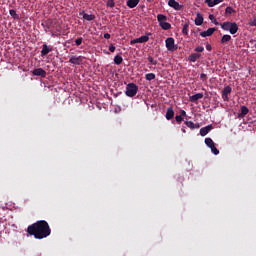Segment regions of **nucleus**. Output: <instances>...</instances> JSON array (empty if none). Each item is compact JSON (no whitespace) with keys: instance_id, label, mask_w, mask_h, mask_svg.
Wrapping results in <instances>:
<instances>
[{"instance_id":"nucleus-12","label":"nucleus","mask_w":256,"mask_h":256,"mask_svg":"<svg viewBox=\"0 0 256 256\" xmlns=\"http://www.w3.org/2000/svg\"><path fill=\"white\" fill-rule=\"evenodd\" d=\"M199 99H203V93H197L190 96L189 101H191V103H197Z\"/></svg>"},{"instance_id":"nucleus-16","label":"nucleus","mask_w":256,"mask_h":256,"mask_svg":"<svg viewBox=\"0 0 256 256\" xmlns=\"http://www.w3.org/2000/svg\"><path fill=\"white\" fill-rule=\"evenodd\" d=\"M203 21H204L203 15H201L200 13H198V14L196 15V18H195V25H196L197 27H199V26L203 25Z\"/></svg>"},{"instance_id":"nucleus-17","label":"nucleus","mask_w":256,"mask_h":256,"mask_svg":"<svg viewBox=\"0 0 256 256\" xmlns=\"http://www.w3.org/2000/svg\"><path fill=\"white\" fill-rule=\"evenodd\" d=\"M197 59H201V54L199 53H192L188 60L191 62V63H195L197 61Z\"/></svg>"},{"instance_id":"nucleus-19","label":"nucleus","mask_w":256,"mask_h":256,"mask_svg":"<svg viewBox=\"0 0 256 256\" xmlns=\"http://www.w3.org/2000/svg\"><path fill=\"white\" fill-rule=\"evenodd\" d=\"M185 125L189 127V129H199V124H195L193 121H186Z\"/></svg>"},{"instance_id":"nucleus-26","label":"nucleus","mask_w":256,"mask_h":256,"mask_svg":"<svg viewBox=\"0 0 256 256\" xmlns=\"http://www.w3.org/2000/svg\"><path fill=\"white\" fill-rule=\"evenodd\" d=\"M139 43H147L149 41V36L144 35L138 38Z\"/></svg>"},{"instance_id":"nucleus-45","label":"nucleus","mask_w":256,"mask_h":256,"mask_svg":"<svg viewBox=\"0 0 256 256\" xmlns=\"http://www.w3.org/2000/svg\"><path fill=\"white\" fill-rule=\"evenodd\" d=\"M212 23H214V25H219V23H218V21H217L216 19H214V20L212 21Z\"/></svg>"},{"instance_id":"nucleus-20","label":"nucleus","mask_w":256,"mask_h":256,"mask_svg":"<svg viewBox=\"0 0 256 256\" xmlns=\"http://www.w3.org/2000/svg\"><path fill=\"white\" fill-rule=\"evenodd\" d=\"M249 113V108L247 106H241V113L238 114V117H245Z\"/></svg>"},{"instance_id":"nucleus-42","label":"nucleus","mask_w":256,"mask_h":256,"mask_svg":"<svg viewBox=\"0 0 256 256\" xmlns=\"http://www.w3.org/2000/svg\"><path fill=\"white\" fill-rule=\"evenodd\" d=\"M209 19H210V21H213L215 19V16L213 14H210Z\"/></svg>"},{"instance_id":"nucleus-39","label":"nucleus","mask_w":256,"mask_h":256,"mask_svg":"<svg viewBox=\"0 0 256 256\" xmlns=\"http://www.w3.org/2000/svg\"><path fill=\"white\" fill-rule=\"evenodd\" d=\"M180 117H187V112H185V110H181Z\"/></svg>"},{"instance_id":"nucleus-13","label":"nucleus","mask_w":256,"mask_h":256,"mask_svg":"<svg viewBox=\"0 0 256 256\" xmlns=\"http://www.w3.org/2000/svg\"><path fill=\"white\" fill-rule=\"evenodd\" d=\"M167 121H171V119H173V117H175V111L173 110V108L169 107L166 111V115H165Z\"/></svg>"},{"instance_id":"nucleus-3","label":"nucleus","mask_w":256,"mask_h":256,"mask_svg":"<svg viewBox=\"0 0 256 256\" xmlns=\"http://www.w3.org/2000/svg\"><path fill=\"white\" fill-rule=\"evenodd\" d=\"M157 21L164 31H169V29H171V24L167 22V16L163 14H158Z\"/></svg>"},{"instance_id":"nucleus-30","label":"nucleus","mask_w":256,"mask_h":256,"mask_svg":"<svg viewBox=\"0 0 256 256\" xmlns=\"http://www.w3.org/2000/svg\"><path fill=\"white\" fill-rule=\"evenodd\" d=\"M82 43H83V37H78V38L75 40V45H76V47H79Z\"/></svg>"},{"instance_id":"nucleus-5","label":"nucleus","mask_w":256,"mask_h":256,"mask_svg":"<svg viewBox=\"0 0 256 256\" xmlns=\"http://www.w3.org/2000/svg\"><path fill=\"white\" fill-rule=\"evenodd\" d=\"M166 49L169 51H177V46L175 45V39L173 37H169L165 41Z\"/></svg>"},{"instance_id":"nucleus-6","label":"nucleus","mask_w":256,"mask_h":256,"mask_svg":"<svg viewBox=\"0 0 256 256\" xmlns=\"http://www.w3.org/2000/svg\"><path fill=\"white\" fill-rule=\"evenodd\" d=\"M84 59L85 58L83 56H71L69 59V63H71L72 65H82Z\"/></svg>"},{"instance_id":"nucleus-28","label":"nucleus","mask_w":256,"mask_h":256,"mask_svg":"<svg viewBox=\"0 0 256 256\" xmlns=\"http://www.w3.org/2000/svg\"><path fill=\"white\" fill-rule=\"evenodd\" d=\"M219 3H223V0H213L212 3H209V7H215V5H219Z\"/></svg>"},{"instance_id":"nucleus-38","label":"nucleus","mask_w":256,"mask_h":256,"mask_svg":"<svg viewBox=\"0 0 256 256\" xmlns=\"http://www.w3.org/2000/svg\"><path fill=\"white\" fill-rule=\"evenodd\" d=\"M135 43H139V38L130 41V45H135Z\"/></svg>"},{"instance_id":"nucleus-34","label":"nucleus","mask_w":256,"mask_h":256,"mask_svg":"<svg viewBox=\"0 0 256 256\" xmlns=\"http://www.w3.org/2000/svg\"><path fill=\"white\" fill-rule=\"evenodd\" d=\"M195 51L197 53H203V51H205V48L203 46H198V47L195 48Z\"/></svg>"},{"instance_id":"nucleus-21","label":"nucleus","mask_w":256,"mask_h":256,"mask_svg":"<svg viewBox=\"0 0 256 256\" xmlns=\"http://www.w3.org/2000/svg\"><path fill=\"white\" fill-rule=\"evenodd\" d=\"M114 63H115V65H121V63H123V56L116 55L114 57Z\"/></svg>"},{"instance_id":"nucleus-22","label":"nucleus","mask_w":256,"mask_h":256,"mask_svg":"<svg viewBox=\"0 0 256 256\" xmlns=\"http://www.w3.org/2000/svg\"><path fill=\"white\" fill-rule=\"evenodd\" d=\"M83 19H85L86 21H94L95 15L84 13L83 14Z\"/></svg>"},{"instance_id":"nucleus-35","label":"nucleus","mask_w":256,"mask_h":256,"mask_svg":"<svg viewBox=\"0 0 256 256\" xmlns=\"http://www.w3.org/2000/svg\"><path fill=\"white\" fill-rule=\"evenodd\" d=\"M211 152L214 154V155H219V149H217V147H213Z\"/></svg>"},{"instance_id":"nucleus-32","label":"nucleus","mask_w":256,"mask_h":256,"mask_svg":"<svg viewBox=\"0 0 256 256\" xmlns=\"http://www.w3.org/2000/svg\"><path fill=\"white\" fill-rule=\"evenodd\" d=\"M106 5L107 7H111L113 9V7H115V1L107 0Z\"/></svg>"},{"instance_id":"nucleus-23","label":"nucleus","mask_w":256,"mask_h":256,"mask_svg":"<svg viewBox=\"0 0 256 256\" xmlns=\"http://www.w3.org/2000/svg\"><path fill=\"white\" fill-rule=\"evenodd\" d=\"M182 33L183 35H188L189 34V22H186L183 26V29H182Z\"/></svg>"},{"instance_id":"nucleus-10","label":"nucleus","mask_w":256,"mask_h":256,"mask_svg":"<svg viewBox=\"0 0 256 256\" xmlns=\"http://www.w3.org/2000/svg\"><path fill=\"white\" fill-rule=\"evenodd\" d=\"M53 49L49 48L47 44L42 45V50H41V57H45L46 55H49Z\"/></svg>"},{"instance_id":"nucleus-47","label":"nucleus","mask_w":256,"mask_h":256,"mask_svg":"<svg viewBox=\"0 0 256 256\" xmlns=\"http://www.w3.org/2000/svg\"><path fill=\"white\" fill-rule=\"evenodd\" d=\"M148 1V3H152L153 2V0H147Z\"/></svg>"},{"instance_id":"nucleus-46","label":"nucleus","mask_w":256,"mask_h":256,"mask_svg":"<svg viewBox=\"0 0 256 256\" xmlns=\"http://www.w3.org/2000/svg\"><path fill=\"white\" fill-rule=\"evenodd\" d=\"M214 146H215V143L212 146H208V147H209V149L212 150L214 148Z\"/></svg>"},{"instance_id":"nucleus-41","label":"nucleus","mask_w":256,"mask_h":256,"mask_svg":"<svg viewBox=\"0 0 256 256\" xmlns=\"http://www.w3.org/2000/svg\"><path fill=\"white\" fill-rule=\"evenodd\" d=\"M104 39H111V34L105 33L104 34Z\"/></svg>"},{"instance_id":"nucleus-27","label":"nucleus","mask_w":256,"mask_h":256,"mask_svg":"<svg viewBox=\"0 0 256 256\" xmlns=\"http://www.w3.org/2000/svg\"><path fill=\"white\" fill-rule=\"evenodd\" d=\"M215 142H213V139L211 138H205V145H207V147H211Z\"/></svg>"},{"instance_id":"nucleus-2","label":"nucleus","mask_w":256,"mask_h":256,"mask_svg":"<svg viewBox=\"0 0 256 256\" xmlns=\"http://www.w3.org/2000/svg\"><path fill=\"white\" fill-rule=\"evenodd\" d=\"M221 29H223V31H229L231 35H235V33L239 31V26L235 22L228 21L221 24Z\"/></svg>"},{"instance_id":"nucleus-18","label":"nucleus","mask_w":256,"mask_h":256,"mask_svg":"<svg viewBox=\"0 0 256 256\" xmlns=\"http://www.w3.org/2000/svg\"><path fill=\"white\" fill-rule=\"evenodd\" d=\"M229 41H231V35L225 34V35L222 36V38L220 40V43L222 45H225V43H229Z\"/></svg>"},{"instance_id":"nucleus-8","label":"nucleus","mask_w":256,"mask_h":256,"mask_svg":"<svg viewBox=\"0 0 256 256\" xmlns=\"http://www.w3.org/2000/svg\"><path fill=\"white\" fill-rule=\"evenodd\" d=\"M231 91H233L231 86L224 87V89L222 90V99H223V101H229V95H231Z\"/></svg>"},{"instance_id":"nucleus-43","label":"nucleus","mask_w":256,"mask_h":256,"mask_svg":"<svg viewBox=\"0 0 256 256\" xmlns=\"http://www.w3.org/2000/svg\"><path fill=\"white\" fill-rule=\"evenodd\" d=\"M251 27H256V20L250 23Z\"/></svg>"},{"instance_id":"nucleus-7","label":"nucleus","mask_w":256,"mask_h":256,"mask_svg":"<svg viewBox=\"0 0 256 256\" xmlns=\"http://www.w3.org/2000/svg\"><path fill=\"white\" fill-rule=\"evenodd\" d=\"M32 75L45 79V77H47V72L43 68H36L32 71Z\"/></svg>"},{"instance_id":"nucleus-37","label":"nucleus","mask_w":256,"mask_h":256,"mask_svg":"<svg viewBox=\"0 0 256 256\" xmlns=\"http://www.w3.org/2000/svg\"><path fill=\"white\" fill-rule=\"evenodd\" d=\"M115 46L113 45V44H111L110 46H109V52L110 53H115Z\"/></svg>"},{"instance_id":"nucleus-40","label":"nucleus","mask_w":256,"mask_h":256,"mask_svg":"<svg viewBox=\"0 0 256 256\" xmlns=\"http://www.w3.org/2000/svg\"><path fill=\"white\" fill-rule=\"evenodd\" d=\"M206 49L207 51H212L213 47L211 46V44H206Z\"/></svg>"},{"instance_id":"nucleus-1","label":"nucleus","mask_w":256,"mask_h":256,"mask_svg":"<svg viewBox=\"0 0 256 256\" xmlns=\"http://www.w3.org/2000/svg\"><path fill=\"white\" fill-rule=\"evenodd\" d=\"M27 233L28 235H33L35 239H46V237L51 235V227H49L47 221L39 220L28 226Z\"/></svg>"},{"instance_id":"nucleus-33","label":"nucleus","mask_w":256,"mask_h":256,"mask_svg":"<svg viewBox=\"0 0 256 256\" xmlns=\"http://www.w3.org/2000/svg\"><path fill=\"white\" fill-rule=\"evenodd\" d=\"M175 120H176V123H178L179 125H181V122L183 121V117L180 116V115H176V116H175Z\"/></svg>"},{"instance_id":"nucleus-11","label":"nucleus","mask_w":256,"mask_h":256,"mask_svg":"<svg viewBox=\"0 0 256 256\" xmlns=\"http://www.w3.org/2000/svg\"><path fill=\"white\" fill-rule=\"evenodd\" d=\"M216 29L215 28H208L206 31H203L200 33L201 37H211L213 33H215Z\"/></svg>"},{"instance_id":"nucleus-44","label":"nucleus","mask_w":256,"mask_h":256,"mask_svg":"<svg viewBox=\"0 0 256 256\" xmlns=\"http://www.w3.org/2000/svg\"><path fill=\"white\" fill-rule=\"evenodd\" d=\"M205 3H207V5L209 7V3H213V0H205Z\"/></svg>"},{"instance_id":"nucleus-36","label":"nucleus","mask_w":256,"mask_h":256,"mask_svg":"<svg viewBox=\"0 0 256 256\" xmlns=\"http://www.w3.org/2000/svg\"><path fill=\"white\" fill-rule=\"evenodd\" d=\"M200 79H201V81H207V74L202 73V74L200 75Z\"/></svg>"},{"instance_id":"nucleus-9","label":"nucleus","mask_w":256,"mask_h":256,"mask_svg":"<svg viewBox=\"0 0 256 256\" xmlns=\"http://www.w3.org/2000/svg\"><path fill=\"white\" fill-rule=\"evenodd\" d=\"M168 5H169V7H172V9H175V11L183 10V5L179 4V2H177L175 0H169Z\"/></svg>"},{"instance_id":"nucleus-4","label":"nucleus","mask_w":256,"mask_h":256,"mask_svg":"<svg viewBox=\"0 0 256 256\" xmlns=\"http://www.w3.org/2000/svg\"><path fill=\"white\" fill-rule=\"evenodd\" d=\"M139 91V87L135 83H129L126 87L125 95L127 97H135Z\"/></svg>"},{"instance_id":"nucleus-15","label":"nucleus","mask_w":256,"mask_h":256,"mask_svg":"<svg viewBox=\"0 0 256 256\" xmlns=\"http://www.w3.org/2000/svg\"><path fill=\"white\" fill-rule=\"evenodd\" d=\"M141 0H127V2H126V5H127V7H129L130 9H135V7L137 6V5H139V2H140Z\"/></svg>"},{"instance_id":"nucleus-24","label":"nucleus","mask_w":256,"mask_h":256,"mask_svg":"<svg viewBox=\"0 0 256 256\" xmlns=\"http://www.w3.org/2000/svg\"><path fill=\"white\" fill-rule=\"evenodd\" d=\"M9 14L13 19H19V15L17 14V11H15V9L9 10Z\"/></svg>"},{"instance_id":"nucleus-14","label":"nucleus","mask_w":256,"mask_h":256,"mask_svg":"<svg viewBox=\"0 0 256 256\" xmlns=\"http://www.w3.org/2000/svg\"><path fill=\"white\" fill-rule=\"evenodd\" d=\"M213 129V125H208L206 127H203L200 129V135L201 137H205Z\"/></svg>"},{"instance_id":"nucleus-29","label":"nucleus","mask_w":256,"mask_h":256,"mask_svg":"<svg viewBox=\"0 0 256 256\" xmlns=\"http://www.w3.org/2000/svg\"><path fill=\"white\" fill-rule=\"evenodd\" d=\"M225 13L227 15H231V13H235V9H233L231 6L226 7Z\"/></svg>"},{"instance_id":"nucleus-31","label":"nucleus","mask_w":256,"mask_h":256,"mask_svg":"<svg viewBox=\"0 0 256 256\" xmlns=\"http://www.w3.org/2000/svg\"><path fill=\"white\" fill-rule=\"evenodd\" d=\"M148 61L150 65H157V60H155L153 56H148Z\"/></svg>"},{"instance_id":"nucleus-25","label":"nucleus","mask_w":256,"mask_h":256,"mask_svg":"<svg viewBox=\"0 0 256 256\" xmlns=\"http://www.w3.org/2000/svg\"><path fill=\"white\" fill-rule=\"evenodd\" d=\"M155 73H148L145 75V79L146 81H153V79H155Z\"/></svg>"}]
</instances>
